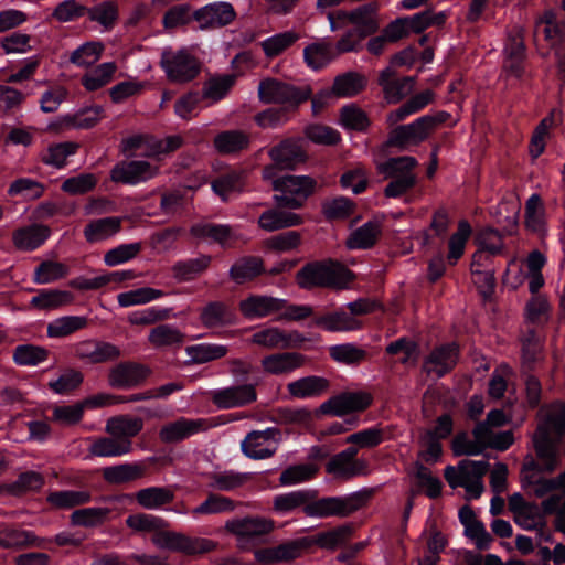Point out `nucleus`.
<instances>
[{
  "label": "nucleus",
  "instance_id": "nucleus-1",
  "mask_svg": "<svg viewBox=\"0 0 565 565\" xmlns=\"http://www.w3.org/2000/svg\"><path fill=\"white\" fill-rule=\"evenodd\" d=\"M372 494V489L364 488L343 497H327L308 501L303 511L310 518H345L364 507Z\"/></svg>",
  "mask_w": 565,
  "mask_h": 565
},
{
  "label": "nucleus",
  "instance_id": "nucleus-2",
  "mask_svg": "<svg viewBox=\"0 0 565 565\" xmlns=\"http://www.w3.org/2000/svg\"><path fill=\"white\" fill-rule=\"evenodd\" d=\"M276 167H266L264 179L271 180L274 190L279 192L275 201L279 206L297 209L302 205L315 188V181L307 175H285L275 179Z\"/></svg>",
  "mask_w": 565,
  "mask_h": 565
},
{
  "label": "nucleus",
  "instance_id": "nucleus-3",
  "mask_svg": "<svg viewBox=\"0 0 565 565\" xmlns=\"http://www.w3.org/2000/svg\"><path fill=\"white\" fill-rule=\"evenodd\" d=\"M353 275L337 262L326 260L307 265L297 274V281L302 288L330 287L345 288Z\"/></svg>",
  "mask_w": 565,
  "mask_h": 565
},
{
  "label": "nucleus",
  "instance_id": "nucleus-4",
  "mask_svg": "<svg viewBox=\"0 0 565 565\" xmlns=\"http://www.w3.org/2000/svg\"><path fill=\"white\" fill-rule=\"evenodd\" d=\"M489 463L484 460H462L457 467L445 469V479L452 489L462 487L468 500L477 499L483 492L482 478L488 471Z\"/></svg>",
  "mask_w": 565,
  "mask_h": 565
},
{
  "label": "nucleus",
  "instance_id": "nucleus-5",
  "mask_svg": "<svg viewBox=\"0 0 565 565\" xmlns=\"http://www.w3.org/2000/svg\"><path fill=\"white\" fill-rule=\"evenodd\" d=\"M417 161L413 157L391 158L386 162L379 166L381 173L385 178H391L392 181L385 188L387 196L396 198L411 189L416 181L413 169L416 167Z\"/></svg>",
  "mask_w": 565,
  "mask_h": 565
},
{
  "label": "nucleus",
  "instance_id": "nucleus-6",
  "mask_svg": "<svg viewBox=\"0 0 565 565\" xmlns=\"http://www.w3.org/2000/svg\"><path fill=\"white\" fill-rule=\"evenodd\" d=\"M160 65L168 79L173 83L189 82L200 72L199 62L186 47L164 49L161 53Z\"/></svg>",
  "mask_w": 565,
  "mask_h": 565
},
{
  "label": "nucleus",
  "instance_id": "nucleus-7",
  "mask_svg": "<svg viewBox=\"0 0 565 565\" xmlns=\"http://www.w3.org/2000/svg\"><path fill=\"white\" fill-rule=\"evenodd\" d=\"M308 87L297 88L275 78H266L258 85V95L265 104H281L286 109H295L310 97Z\"/></svg>",
  "mask_w": 565,
  "mask_h": 565
},
{
  "label": "nucleus",
  "instance_id": "nucleus-8",
  "mask_svg": "<svg viewBox=\"0 0 565 565\" xmlns=\"http://www.w3.org/2000/svg\"><path fill=\"white\" fill-rule=\"evenodd\" d=\"M507 422L508 418L502 411H491L487 419L475 427L473 437L479 439L484 448L505 450L513 444V435L511 431H498L497 428Z\"/></svg>",
  "mask_w": 565,
  "mask_h": 565
},
{
  "label": "nucleus",
  "instance_id": "nucleus-9",
  "mask_svg": "<svg viewBox=\"0 0 565 565\" xmlns=\"http://www.w3.org/2000/svg\"><path fill=\"white\" fill-rule=\"evenodd\" d=\"M366 86L364 75L356 72H347L334 78L330 89L321 90L312 98V110L318 113L331 98H349L358 95Z\"/></svg>",
  "mask_w": 565,
  "mask_h": 565
},
{
  "label": "nucleus",
  "instance_id": "nucleus-10",
  "mask_svg": "<svg viewBox=\"0 0 565 565\" xmlns=\"http://www.w3.org/2000/svg\"><path fill=\"white\" fill-rule=\"evenodd\" d=\"M535 38L543 35L551 51L554 53L561 71H565V22L557 21L553 12H545L536 22Z\"/></svg>",
  "mask_w": 565,
  "mask_h": 565
},
{
  "label": "nucleus",
  "instance_id": "nucleus-11",
  "mask_svg": "<svg viewBox=\"0 0 565 565\" xmlns=\"http://www.w3.org/2000/svg\"><path fill=\"white\" fill-rule=\"evenodd\" d=\"M280 440V431L275 427L250 431L242 441L244 455L252 459H264L273 456Z\"/></svg>",
  "mask_w": 565,
  "mask_h": 565
},
{
  "label": "nucleus",
  "instance_id": "nucleus-12",
  "mask_svg": "<svg viewBox=\"0 0 565 565\" xmlns=\"http://www.w3.org/2000/svg\"><path fill=\"white\" fill-rule=\"evenodd\" d=\"M435 125L436 118L431 116H423L412 124L398 126L392 130L388 143L401 148L417 145L427 138Z\"/></svg>",
  "mask_w": 565,
  "mask_h": 565
},
{
  "label": "nucleus",
  "instance_id": "nucleus-13",
  "mask_svg": "<svg viewBox=\"0 0 565 565\" xmlns=\"http://www.w3.org/2000/svg\"><path fill=\"white\" fill-rule=\"evenodd\" d=\"M340 20H347L353 25L360 38H365L375 33L380 26L379 7L375 3H366L351 11H338Z\"/></svg>",
  "mask_w": 565,
  "mask_h": 565
},
{
  "label": "nucleus",
  "instance_id": "nucleus-14",
  "mask_svg": "<svg viewBox=\"0 0 565 565\" xmlns=\"http://www.w3.org/2000/svg\"><path fill=\"white\" fill-rule=\"evenodd\" d=\"M372 403V396L366 392H350L334 396L320 406L323 414L344 416L353 412H361Z\"/></svg>",
  "mask_w": 565,
  "mask_h": 565
},
{
  "label": "nucleus",
  "instance_id": "nucleus-15",
  "mask_svg": "<svg viewBox=\"0 0 565 565\" xmlns=\"http://www.w3.org/2000/svg\"><path fill=\"white\" fill-rule=\"evenodd\" d=\"M305 338L298 332L286 333L277 327L263 328L250 337L253 344L265 349H291L299 348Z\"/></svg>",
  "mask_w": 565,
  "mask_h": 565
},
{
  "label": "nucleus",
  "instance_id": "nucleus-16",
  "mask_svg": "<svg viewBox=\"0 0 565 565\" xmlns=\"http://www.w3.org/2000/svg\"><path fill=\"white\" fill-rule=\"evenodd\" d=\"M158 170V166L143 160L121 162L113 168L110 178L115 182L137 184L153 178Z\"/></svg>",
  "mask_w": 565,
  "mask_h": 565
},
{
  "label": "nucleus",
  "instance_id": "nucleus-17",
  "mask_svg": "<svg viewBox=\"0 0 565 565\" xmlns=\"http://www.w3.org/2000/svg\"><path fill=\"white\" fill-rule=\"evenodd\" d=\"M213 403L220 408H234L256 401L255 385L252 383L214 390L211 393Z\"/></svg>",
  "mask_w": 565,
  "mask_h": 565
},
{
  "label": "nucleus",
  "instance_id": "nucleus-18",
  "mask_svg": "<svg viewBox=\"0 0 565 565\" xmlns=\"http://www.w3.org/2000/svg\"><path fill=\"white\" fill-rule=\"evenodd\" d=\"M306 358L297 352H277L264 356L260 366L264 373L287 376L303 366Z\"/></svg>",
  "mask_w": 565,
  "mask_h": 565
},
{
  "label": "nucleus",
  "instance_id": "nucleus-19",
  "mask_svg": "<svg viewBox=\"0 0 565 565\" xmlns=\"http://www.w3.org/2000/svg\"><path fill=\"white\" fill-rule=\"evenodd\" d=\"M236 17L235 10L230 2H214L204 6L193 13L201 29L224 26L230 24Z\"/></svg>",
  "mask_w": 565,
  "mask_h": 565
},
{
  "label": "nucleus",
  "instance_id": "nucleus-20",
  "mask_svg": "<svg viewBox=\"0 0 565 565\" xmlns=\"http://www.w3.org/2000/svg\"><path fill=\"white\" fill-rule=\"evenodd\" d=\"M286 301L263 295H252L239 302L242 315L249 320L262 319L285 308Z\"/></svg>",
  "mask_w": 565,
  "mask_h": 565
},
{
  "label": "nucleus",
  "instance_id": "nucleus-21",
  "mask_svg": "<svg viewBox=\"0 0 565 565\" xmlns=\"http://www.w3.org/2000/svg\"><path fill=\"white\" fill-rule=\"evenodd\" d=\"M148 375V370L135 363H119L108 372L109 386L129 390L138 386Z\"/></svg>",
  "mask_w": 565,
  "mask_h": 565
},
{
  "label": "nucleus",
  "instance_id": "nucleus-22",
  "mask_svg": "<svg viewBox=\"0 0 565 565\" xmlns=\"http://www.w3.org/2000/svg\"><path fill=\"white\" fill-rule=\"evenodd\" d=\"M209 427L210 424L202 418H180L162 426L159 436L163 443H177L194 434L206 430Z\"/></svg>",
  "mask_w": 565,
  "mask_h": 565
},
{
  "label": "nucleus",
  "instance_id": "nucleus-23",
  "mask_svg": "<svg viewBox=\"0 0 565 565\" xmlns=\"http://www.w3.org/2000/svg\"><path fill=\"white\" fill-rule=\"evenodd\" d=\"M76 353L79 359L93 364L114 361L121 354L117 345L102 341L81 342L77 345Z\"/></svg>",
  "mask_w": 565,
  "mask_h": 565
},
{
  "label": "nucleus",
  "instance_id": "nucleus-24",
  "mask_svg": "<svg viewBox=\"0 0 565 565\" xmlns=\"http://www.w3.org/2000/svg\"><path fill=\"white\" fill-rule=\"evenodd\" d=\"M225 529L238 539H254L269 533L274 522L265 518H244L227 521Z\"/></svg>",
  "mask_w": 565,
  "mask_h": 565
},
{
  "label": "nucleus",
  "instance_id": "nucleus-25",
  "mask_svg": "<svg viewBox=\"0 0 565 565\" xmlns=\"http://www.w3.org/2000/svg\"><path fill=\"white\" fill-rule=\"evenodd\" d=\"M329 385V381L326 377L309 375L289 382L287 384V392L292 398L308 399L324 394Z\"/></svg>",
  "mask_w": 565,
  "mask_h": 565
},
{
  "label": "nucleus",
  "instance_id": "nucleus-26",
  "mask_svg": "<svg viewBox=\"0 0 565 565\" xmlns=\"http://www.w3.org/2000/svg\"><path fill=\"white\" fill-rule=\"evenodd\" d=\"M415 78L407 76L401 79L395 78V71L386 67L380 73L379 84L382 86L384 96L388 103H397L412 92Z\"/></svg>",
  "mask_w": 565,
  "mask_h": 565
},
{
  "label": "nucleus",
  "instance_id": "nucleus-27",
  "mask_svg": "<svg viewBox=\"0 0 565 565\" xmlns=\"http://www.w3.org/2000/svg\"><path fill=\"white\" fill-rule=\"evenodd\" d=\"M458 360V349L456 344L441 345L434 350L424 363V370L437 377L446 374Z\"/></svg>",
  "mask_w": 565,
  "mask_h": 565
},
{
  "label": "nucleus",
  "instance_id": "nucleus-28",
  "mask_svg": "<svg viewBox=\"0 0 565 565\" xmlns=\"http://www.w3.org/2000/svg\"><path fill=\"white\" fill-rule=\"evenodd\" d=\"M524 43L516 33L510 35L503 50V71L507 76L519 78L523 72Z\"/></svg>",
  "mask_w": 565,
  "mask_h": 565
},
{
  "label": "nucleus",
  "instance_id": "nucleus-29",
  "mask_svg": "<svg viewBox=\"0 0 565 565\" xmlns=\"http://www.w3.org/2000/svg\"><path fill=\"white\" fill-rule=\"evenodd\" d=\"M327 471L340 479H351L359 476H367L371 469L365 459H351L335 455L328 462Z\"/></svg>",
  "mask_w": 565,
  "mask_h": 565
},
{
  "label": "nucleus",
  "instance_id": "nucleus-30",
  "mask_svg": "<svg viewBox=\"0 0 565 565\" xmlns=\"http://www.w3.org/2000/svg\"><path fill=\"white\" fill-rule=\"evenodd\" d=\"M274 163L281 169H294L306 159L305 151L299 141L285 140L269 151Z\"/></svg>",
  "mask_w": 565,
  "mask_h": 565
},
{
  "label": "nucleus",
  "instance_id": "nucleus-31",
  "mask_svg": "<svg viewBox=\"0 0 565 565\" xmlns=\"http://www.w3.org/2000/svg\"><path fill=\"white\" fill-rule=\"evenodd\" d=\"M143 428V420L130 415H118L107 419L105 431L119 440L131 441Z\"/></svg>",
  "mask_w": 565,
  "mask_h": 565
},
{
  "label": "nucleus",
  "instance_id": "nucleus-32",
  "mask_svg": "<svg viewBox=\"0 0 565 565\" xmlns=\"http://www.w3.org/2000/svg\"><path fill=\"white\" fill-rule=\"evenodd\" d=\"M50 236V230L44 225H30L14 231L12 241L14 246L24 252L40 247Z\"/></svg>",
  "mask_w": 565,
  "mask_h": 565
},
{
  "label": "nucleus",
  "instance_id": "nucleus-33",
  "mask_svg": "<svg viewBox=\"0 0 565 565\" xmlns=\"http://www.w3.org/2000/svg\"><path fill=\"white\" fill-rule=\"evenodd\" d=\"M88 451L92 456L110 458L128 455L132 450V441L119 440L116 437H100L89 439Z\"/></svg>",
  "mask_w": 565,
  "mask_h": 565
},
{
  "label": "nucleus",
  "instance_id": "nucleus-34",
  "mask_svg": "<svg viewBox=\"0 0 565 565\" xmlns=\"http://www.w3.org/2000/svg\"><path fill=\"white\" fill-rule=\"evenodd\" d=\"M194 237L209 242L217 243L221 246H230L236 238L235 233L227 225H215L211 223H199L191 227Z\"/></svg>",
  "mask_w": 565,
  "mask_h": 565
},
{
  "label": "nucleus",
  "instance_id": "nucleus-35",
  "mask_svg": "<svg viewBox=\"0 0 565 565\" xmlns=\"http://www.w3.org/2000/svg\"><path fill=\"white\" fill-rule=\"evenodd\" d=\"M335 56L332 43L324 39L309 44L303 50L306 64L315 71L327 66Z\"/></svg>",
  "mask_w": 565,
  "mask_h": 565
},
{
  "label": "nucleus",
  "instance_id": "nucleus-36",
  "mask_svg": "<svg viewBox=\"0 0 565 565\" xmlns=\"http://www.w3.org/2000/svg\"><path fill=\"white\" fill-rule=\"evenodd\" d=\"M121 217H104L89 222L84 230V236L89 243H98L108 239L119 232Z\"/></svg>",
  "mask_w": 565,
  "mask_h": 565
},
{
  "label": "nucleus",
  "instance_id": "nucleus-37",
  "mask_svg": "<svg viewBox=\"0 0 565 565\" xmlns=\"http://www.w3.org/2000/svg\"><path fill=\"white\" fill-rule=\"evenodd\" d=\"M315 324L329 332L353 331L361 327L360 321L355 317L343 310L321 316L315 320Z\"/></svg>",
  "mask_w": 565,
  "mask_h": 565
},
{
  "label": "nucleus",
  "instance_id": "nucleus-38",
  "mask_svg": "<svg viewBox=\"0 0 565 565\" xmlns=\"http://www.w3.org/2000/svg\"><path fill=\"white\" fill-rule=\"evenodd\" d=\"M136 501L146 510H159L172 502L174 492L167 487H148L136 492Z\"/></svg>",
  "mask_w": 565,
  "mask_h": 565
},
{
  "label": "nucleus",
  "instance_id": "nucleus-39",
  "mask_svg": "<svg viewBox=\"0 0 565 565\" xmlns=\"http://www.w3.org/2000/svg\"><path fill=\"white\" fill-rule=\"evenodd\" d=\"M212 190L223 201H227L244 190V174L241 171H230L212 182Z\"/></svg>",
  "mask_w": 565,
  "mask_h": 565
},
{
  "label": "nucleus",
  "instance_id": "nucleus-40",
  "mask_svg": "<svg viewBox=\"0 0 565 565\" xmlns=\"http://www.w3.org/2000/svg\"><path fill=\"white\" fill-rule=\"evenodd\" d=\"M300 223V215L292 212L277 210H269L264 212L258 220L259 226L268 232L277 231L284 227L296 226Z\"/></svg>",
  "mask_w": 565,
  "mask_h": 565
},
{
  "label": "nucleus",
  "instance_id": "nucleus-41",
  "mask_svg": "<svg viewBox=\"0 0 565 565\" xmlns=\"http://www.w3.org/2000/svg\"><path fill=\"white\" fill-rule=\"evenodd\" d=\"M117 71L114 62H105L87 72L82 77V85L88 92L97 90L111 82Z\"/></svg>",
  "mask_w": 565,
  "mask_h": 565
},
{
  "label": "nucleus",
  "instance_id": "nucleus-42",
  "mask_svg": "<svg viewBox=\"0 0 565 565\" xmlns=\"http://www.w3.org/2000/svg\"><path fill=\"white\" fill-rule=\"evenodd\" d=\"M73 301V296L67 290L43 289L32 297L30 303L40 310H53Z\"/></svg>",
  "mask_w": 565,
  "mask_h": 565
},
{
  "label": "nucleus",
  "instance_id": "nucleus-43",
  "mask_svg": "<svg viewBox=\"0 0 565 565\" xmlns=\"http://www.w3.org/2000/svg\"><path fill=\"white\" fill-rule=\"evenodd\" d=\"M185 353L191 362L203 364L225 356L227 347L217 343H198L186 347Z\"/></svg>",
  "mask_w": 565,
  "mask_h": 565
},
{
  "label": "nucleus",
  "instance_id": "nucleus-44",
  "mask_svg": "<svg viewBox=\"0 0 565 565\" xmlns=\"http://www.w3.org/2000/svg\"><path fill=\"white\" fill-rule=\"evenodd\" d=\"M264 271L263 260L258 257L238 259L230 269V276L236 284H244Z\"/></svg>",
  "mask_w": 565,
  "mask_h": 565
},
{
  "label": "nucleus",
  "instance_id": "nucleus-45",
  "mask_svg": "<svg viewBox=\"0 0 565 565\" xmlns=\"http://www.w3.org/2000/svg\"><path fill=\"white\" fill-rule=\"evenodd\" d=\"M163 291L152 287H141L120 292L117 296L118 305L122 308L141 306L157 300L163 296Z\"/></svg>",
  "mask_w": 565,
  "mask_h": 565
},
{
  "label": "nucleus",
  "instance_id": "nucleus-46",
  "mask_svg": "<svg viewBox=\"0 0 565 565\" xmlns=\"http://www.w3.org/2000/svg\"><path fill=\"white\" fill-rule=\"evenodd\" d=\"M201 321L207 328H217L234 322L232 311L221 302H211L201 312Z\"/></svg>",
  "mask_w": 565,
  "mask_h": 565
},
{
  "label": "nucleus",
  "instance_id": "nucleus-47",
  "mask_svg": "<svg viewBox=\"0 0 565 565\" xmlns=\"http://www.w3.org/2000/svg\"><path fill=\"white\" fill-rule=\"evenodd\" d=\"M143 476V469L137 463H121L106 467L103 470L104 479L109 483H125L137 480Z\"/></svg>",
  "mask_w": 565,
  "mask_h": 565
},
{
  "label": "nucleus",
  "instance_id": "nucleus-48",
  "mask_svg": "<svg viewBox=\"0 0 565 565\" xmlns=\"http://www.w3.org/2000/svg\"><path fill=\"white\" fill-rule=\"evenodd\" d=\"M380 225L377 222H367L353 231L347 239L350 249H365L371 247L377 239Z\"/></svg>",
  "mask_w": 565,
  "mask_h": 565
},
{
  "label": "nucleus",
  "instance_id": "nucleus-49",
  "mask_svg": "<svg viewBox=\"0 0 565 565\" xmlns=\"http://www.w3.org/2000/svg\"><path fill=\"white\" fill-rule=\"evenodd\" d=\"M102 42H86L71 53L70 61L78 67H88L99 61L104 52Z\"/></svg>",
  "mask_w": 565,
  "mask_h": 565
},
{
  "label": "nucleus",
  "instance_id": "nucleus-50",
  "mask_svg": "<svg viewBox=\"0 0 565 565\" xmlns=\"http://www.w3.org/2000/svg\"><path fill=\"white\" fill-rule=\"evenodd\" d=\"M49 356V351L39 345L21 344L14 349L12 359L15 364L21 366H36L44 362Z\"/></svg>",
  "mask_w": 565,
  "mask_h": 565
},
{
  "label": "nucleus",
  "instance_id": "nucleus-51",
  "mask_svg": "<svg viewBox=\"0 0 565 565\" xmlns=\"http://www.w3.org/2000/svg\"><path fill=\"white\" fill-rule=\"evenodd\" d=\"M312 498L313 492L308 490L282 493L274 498V509L280 514H286L298 507L306 505Z\"/></svg>",
  "mask_w": 565,
  "mask_h": 565
},
{
  "label": "nucleus",
  "instance_id": "nucleus-52",
  "mask_svg": "<svg viewBox=\"0 0 565 565\" xmlns=\"http://www.w3.org/2000/svg\"><path fill=\"white\" fill-rule=\"evenodd\" d=\"M35 535L25 530L6 526L0 530V547L21 548L35 544Z\"/></svg>",
  "mask_w": 565,
  "mask_h": 565
},
{
  "label": "nucleus",
  "instance_id": "nucleus-53",
  "mask_svg": "<svg viewBox=\"0 0 565 565\" xmlns=\"http://www.w3.org/2000/svg\"><path fill=\"white\" fill-rule=\"evenodd\" d=\"M235 508L236 503L232 499L212 493L209 494V497L200 505L192 510V514H218L232 512L235 510Z\"/></svg>",
  "mask_w": 565,
  "mask_h": 565
},
{
  "label": "nucleus",
  "instance_id": "nucleus-54",
  "mask_svg": "<svg viewBox=\"0 0 565 565\" xmlns=\"http://www.w3.org/2000/svg\"><path fill=\"white\" fill-rule=\"evenodd\" d=\"M471 234V226L470 224L462 220L458 224V230L456 233L451 235L448 243V255L447 259L448 263L454 265L458 262V259L463 255L465 247L467 244L468 238Z\"/></svg>",
  "mask_w": 565,
  "mask_h": 565
},
{
  "label": "nucleus",
  "instance_id": "nucleus-55",
  "mask_svg": "<svg viewBox=\"0 0 565 565\" xmlns=\"http://www.w3.org/2000/svg\"><path fill=\"white\" fill-rule=\"evenodd\" d=\"M86 319L78 316H64L54 319L47 326V335L50 338H64L82 329Z\"/></svg>",
  "mask_w": 565,
  "mask_h": 565
},
{
  "label": "nucleus",
  "instance_id": "nucleus-56",
  "mask_svg": "<svg viewBox=\"0 0 565 565\" xmlns=\"http://www.w3.org/2000/svg\"><path fill=\"white\" fill-rule=\"evenodd\" d=\"M67 274L68 268L64 264L45 260L35 268L33 281L39 285H46L65 277Z\"/></svg>",
  "mask_w": 565,
  "mask_h": 565
},
{
  "label": "nucleus",
  "instance_id": "nucleus-57",
  "mask_svg": "<svg viewBox=\"0 0 565 565\" xmlns=\"http://www.w3.org/2000/svg\"><path fill=\"white\" fill-rule=\"evenodd\" d=\"M298 40V33L295 31H286L265 39L262 42V47L267 57H274L281 54Z\"/></svg>",
  "mask_w": 565,
  "mask_h": 565
},
{
  "label": "nucleus",
  "instance_id": "nucleus-58",
  "mask_svg": "<svg viewBox=\"0 0 565 565\" xmlns=\"http://www.w3.org/2000/svg\"><path fill=\"white\" fill-rule=\"evenodd\" d=\"M318 472V467L315 463H301L288 467L285 469L279 478L281 486H295L312 479Z\"/></svg>",
  "mask_w": 565,
  "mask_h": 565
},
{
  "label": "nucleus",
  "instance_id": "nucleus-59",
  "mask_svg": "<svg viewBox=\"0 0 565 565\" xmlns=\"http://www.w3.org/2000/svg\"><path fill=\"white\" fill-rule=\"evenodd\" d=\"M514 522L526 531L541 530L545 527L546 521L544 513L535 503H529L518 515Z\"/></svg>",
  "mask_w": 565,
  "mask_h": 565
},
{
  "label": "nucleus",
  "instance_id": "nucleus-60",
  "mask_svg": "<svg viewBox=\"0 0 565 565\" xmlns=\"http://www.w3.org/2000/svg\"><path fill=\"white\" fill-rule=\"evenodd\" d=\"M248 145V137L236 130L224 131L214 139L215 148L222 153H232L244 149Z\"/></svg>",
  "mask_w": 565,
  "mask_h": 565
},
{
  "label": "nucleus",
  "instance_id": "nucleus-61",
  "mask_svg": "<svg viewBox=\"0 0 565 565\" xmlns=\"http://www.w3.org/2000/svg\"><path fill=\"white\" fill-rule=\"evenodd\" d=\"M234 83V75L213 77L205 83L203 88V97L215 103L226 96Z\"/></svg>",
  "mask_w": 565,
  "mask_h": 565
},
{
  "label": "nucleus",
  "instance_id": "nucleus-62",
  "mask_svg": "<svg viewBox=\"0 0 565 565\" xmlns=\"http://www.w3.org/2000/svg\"><path fill=\"white\" fill-rule=\"evenodd\" d=\"M126 524L135 532L154 534L163 527L164 522L161 518L152 514L137 513L129 515L126 519Z\"/></svg>",
  "mask_w": 565,
  "mask_h": 565
},
{
  "label": "nucleus",
  "instance_id": "nucleus-63",
  "mask_svg": "<svg viewBox=\"0 0 565 565\" xmlns=\"http://www.w3.org/2000/svg\"><path fill=\"white\" fill-rule=\"evenodd\" d=\"M329 352L334 361L344 364L359 363L366 356L365 350L353 343L332 345Z\"/></svg>",
  "mask_w": 565,
  "mask_h": 565
},
{
  "label": "nucleus",
  "instance_id": "nucleus-64",
  "mask_svg": "<svg viewBox=\"0 0 565 565\" xmlns=\"http://www.w3.org/2000/svg\"><path fill=\"white\" fill-rule=\"evenodd\" d=\"M76 150L77 145L74 142L52 145L43 154V162L55 168H62L66 164L68 157L74 154Z\"/></svg>",
  "mask_w": 565,
  "mask_h": 565
}]
</instances>
